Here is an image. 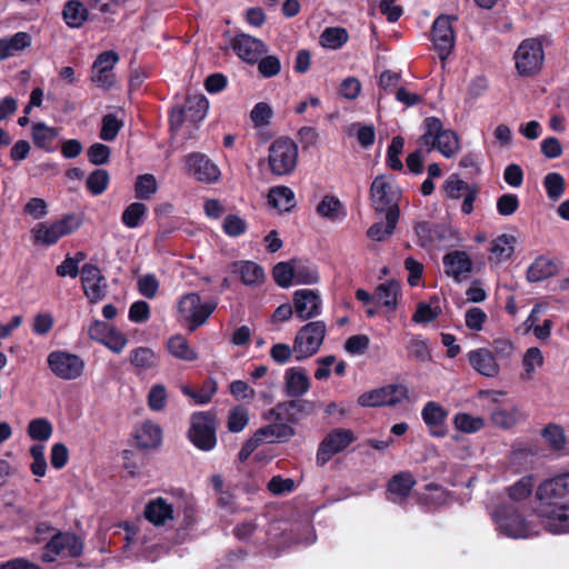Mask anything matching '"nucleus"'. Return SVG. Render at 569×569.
Segmentation results:
<instances>
[{
    "label": "nucleus",
    "instance_id": "obj_44",
    "mask_svg": "<svg viewBox=\"0 0 569 569\" xmlns=\"http://www.w3.org/2000/svg\"><path fill=\"white\" fill-rule=\"evenodd\" d=\"M521 419V413L517 408L498 409L491 413V421L495 426L509 429L516 426Z\"/></svg>",
    "mask_w": 569,
    "mask_h": 569
},
{
    "label": "nucleus",
    "instance_id": "obj_30",
    "mask_svg": "<svg viewBox=\"0 0 569 569\" xmlns=\"http://www.w3.org/2000/svg\"><path fill=\"white\" fill-rule=\"evenodd\" d=\"M30 36L26 32H18L11 38L0 40V60L19 54L30 46Z\"/></svg>",
    "mask_w": 569,
    "mask_h": 569
},
{
    "label": "nucleus",
    "instance_id": "obj_51",
    "mask_svg": "<svg viewBox=\"0 0 569 569\" xmlns=\"http://www.w3.org/2000/svg\"><path fill=\"white\" fill-rule=\"evenodd\" d=\"M249 423V411L242 406L230 409L228 415L227 427L231 432L242 431Z\"/></svg>",
    "mask_w": 569,
    "mask_h": 569
},
{
    "label": "nucleus",
    "instance_id": "obj_48",
    "mask_svg": "<svg viewBox=\"0 0 569 569\" xmlns=\"http://www.w3.org/2000/svg\"><path fill=\"white\" fill-rule=\"evenodd\" d=\"M320 276L315 266L301 262H295V283L315 284L318 283Z\"/></svg>",
    "mask_w": 569,
    "mask_h": 569
},
{
    "label": "nucleus",
    "instance_id": "obj_19",
    "mask_svg": "<svg viewBox=\"0 0 569 569\" xmlns=\"http://www.w3.org/2000/svg\"><path fill=\"white\" fill-rule=\"evenodd\" d=\"M84 295L90 302L96 303L102 300L107 292V284L99 268L87 263L80 271Z\"/></svg>",
    "mask_w": 569,
    "mask_h": 569
},
{
    "label": "nucleus",
    "instance_id": "obj_2",
    "mask_svg": "<svg viewBox=\"0 0 569 569\" xmlns=\"http://www.w3.org/2000/svg\"><path fill=\"white\" fill-rule=\"evenodd\" d=\"M425 133L421 136L419 143L426 147L427 151L437 149L443 157L452 158L460 149L459 139L455 131L443 129L438 118L430 117L423 121Z\"/></svg>",
    "mask_w": 569,
    "mask_h": 569
},
{
    "label": "nucleus",
    "instance_id": "obj_13",
    "mask_svg": "<svg viewBox=\"0 0 569 569\" xmlns=\"http://www.w3.org/2000/svg\"><path fill=\"white\" fill-rule=\"evenodd\" d=\"M493 519L498 526V530L507 537L519 539L529 538L537 533L532 525L509 507L498 509L493 513Z\"/></svg>",
    "mask_w": 569,
    "mask_h": 569
},
{
    "label": "nucleus",
    "instance_id": "obj_26",
    "mask_svg": "<svg viewBox=\"0 0 569 569\" xmlns=\"http://www.w3.org/2000/svg\"><path fill=\"white\" fill-rule=\"evenodd\" d=\"M557 262L546 256H540L529 266L527 279L530 282L542 281L557 273Z\"/></svg>",
    "mask_w": 569,
    "mask_h": 569
},
{
    "label": "nucleus",
    "instance_id": "obj_24",
    "mask_svg": "<svg viewBox=\"0 0 569 569\" xmlns=\"http://www.w3.org/2000/svg\"><path fill=\"white\" fill-rule=\"evenodd\" d=\"M422 419L433 436H445L443 422L447 418L446 410L437 402L429 401L422 409Z\"/></svg>",
    "mask_w": 569,
    "mask_h": 569
},
{
    "label": "nucleus",
    "instance_id": "obj_15",
    "mask_svg": "<svg viewBox=\"0 0 569 569\" xmlns=\"http://www.w3.org/2000/svg\"><path fill=\"white\" fill-rule=\"evenodd\" d=\"M408 397V388L405 385H389L370 390L358 398L362 407L395 406Z\"/></svg>",
    "mask_w": 569,
    "mask_h": 569
},
{
    "label": "nucleus",
    "instance_id": "obj_56",
    "mask_svg": "<svg viewBox=\"0 0 569 569\" xmlns=\"http://www.w3.org/2000/svg\"><path fill=\"white\" fill-rule=\"evenodd\" d=\"M30 455L33 459L30 468L34 476L43 477L47 471V461L44 457V446L43 445H33L30 448Z\"/></svg>",
    "mask_w": 569,
    "mask_h": 569
},
{
    "label": "nucleus",
    "instance_id": "obj_54",
    "mask_svg": "<svg viewBox=\"0 0 569 569\" xmlns=\"http://www.w3.org/2000/svg\"><path fill=\"white\" fill-rule=\"evenodd\" d=\"M168 401L167 389L163 385H153L148 395V406L152 411H162Z\"/></svg>",
    "mask_w": 569,
    "mask_h": 569
},
{
    "label": "nucleus",
    "instance_id": "obj_3",
    "mask_svg": "<svg viewBox=\"0 0 569 569\" xmlns=\"http://www.w3.org/2000/svg\"><path fill=\"white\" fill-rule=\"evenodd\" d=\"M298 161V146L288 138L274 140L269 147L268 162L273 174L284 176L291 173Z\"/></svg>",
    "mask_w": 569,
    "mask_h": 569
},
{
    "label": "nucleus",
    "instance_id": "obj_47",
    "mask_svg": "<svg viewBox=\"0 0 569 569\" xmlns=\"http://www.w3.org/2000/svg\"><path fill=\"white\" fill-rule=\"evenodd\" d=\"M535 486V478L531 475L523 476L509 487V497L515 501H521L530 497Z\"/></svg>",
    "mask_w": 569,
    "mask_h": 569
},
{
    "label": "nucleus",
    "instance_id": "obj_57",
    "mask_svg": "<svg viewBox=\"0 0 569 569\" xmlns=\"http://www.w3.org/2000/svg\"><path fill=\"white\" fill-rule=\"evenodd\" d=\"M487 318V313L482 309L472 307L466 311L465 322L470 330L480 331Z\"/></svg>",
    "mask_w": 569,
    "mask_h": 569
},
{
    "label": "nucleus",
    "instance_id": "obj_37",
    "mask_svg": "<svg viewBox=\"0 0 569 569\" xmlns=\"http://www.w3.org/2000/svg\"><path fill=\"white\" fill-rule=\"evenodd\" d=\"M269 203L278 211H289L295 206V194L288 187H273L268 194Z\"/></svg>",
    "mask_w": 569,
    "mask_h": 569
},
{
    "label": "nucleus",
    "instance_id": "obj_18",
    "mask_svg": "<svg viewBox=\"0 0 569 569\" xmlns=\"http://www.w3.org/2000/svg\"><path fill=\"white\" fill-rule=\"evenodd\" d=\"M293 307L301 320L318 317L322 311V299L317 290L300 289L293 292Z\"/></svg>",
    "mask_w": 569,
    "mask_h": 569
},
{
    "label": "nucleus",
    "instance_id": "obj_52",
    "mask_svg": "<svg viewBox=\"0 0 569 569\" xmlns=\"http://www.w3.org/2000/svg\"><path fill=\"white\" fill-rule=\"evenodd\" d=\"M272 276L278 286L288 288L295 283V262H279L274 266Z\"/></svg>",
    "mask_w": 569,
    "mask_h": 569
},
{
    "label": "nucleus",
    "instance_id": "obj_60",
    "mask_svg": "<svg viewBox=\"0 0 569 569\" xmlns=\"http://www.w3.org/2000/svg\"><path fill=\"white\" fill-rule=\"evenodd\" d=\"M120 128L121 123L118 121L116 116L107 114L102 119L100 138L104 141H111L117 137Z\"/></svg>",
    "mask_w": 569,
    "mask_h": 569
},
{
    "label": "nucleus",
    "instance_id": "obj_53",
    "mask_svg": "<svg viewBox=\"0 0 569 569\" xmlns=\"http://www.w3.org/2000/svg\"><path fill=\"white\" fill-rule=\"evenodd\" d=\"M565 179L558 172H550L543 179V187L551 200H558L565 191Z\"/></svg>",
    "mask_w": 569,
    "mask_h": 569
},
{
    "label": "nucleus",
    "instance_id": "obj_46",
    "mask_svg": "<svg viewBox=\"0 0 569 569\" xmlns=\"http://www.w3.org/2000/svg\"><path fill=\"white\" fill-rule=\"evenodd\" d=\"M28 436L37 441H47L53 432L52 425L44 418H37L29 422Z\"/></svg>",
    "mask_w": 569,
    "mask_h": 569
},
{
    "label": "nucleus",
    "instance_id": "obj_29",
    "mask_svg": "<svg viewBox=\"0 0 569 569\" xmlns=\"http://www.w3.org/2000/svg\"><path fill=\"white\" fill-rule=\"evenodd\" d=\"M136 439L142 448H156L161 443L162 430L157 423L144 421L137 429Z\"/></svg>",
    "mask_w": 569,
    "mask_h": 569
},
{
    "label": "nucleus",
    "instance_id": "obj_50",
    "mask_svg": "<svg viewBox=\"0 0 569 569\" xmlns=\"http://www.w3.org/2000/svg\"><path fill=\"white\" fill-rule=\"evenodd\" d=\"M522 365L525 368L522 378L530 379L535 375L537 368H540L543 365V356L540 349L537 347L529 348L523 356Z\"/></svg>",
    "mask_w": 569,
    "mask_h": 569
},
{
    "label": "nucleus",
    "instance_id": "obj_12",
    "mask_svg": "<svg viewBox=\"0 0 569 569\" xmlns=\"http://www.w3.org/2000/svg\"><path fill=\"white\" fill-rule=\"evenodd\" d=\"M189 439L200 450H212L217 445L214 417L208 412L194 413L191 418Z\"/></svg>",
    "mask_w": 569,
    "mask_h": 569
},
{
    "label": "nucleus",
    "instance_id": "obj_17",
    "mask_svg": "<svg viewBox=\"0 0 569 569\" xmlns=\"http://www.w3.org/2000/svg\"><path fill=\"white\" fill-rule=\"evenodd\" d=\"M451 22V17L440 16L435 20L432 26L431 40L441 61L447 59L455 47V33Z\"/></svg>",
    "mask_w": 569,
    "mask_h": 569
},
{
    "label": "nucleus",
    "instance_id": "obj_5",
    "mask_svg": "<svg viewBox=\"0 0 569 569\" xmlns=\"http://www.w3.org/2000/svg\"><path fill=\"white\" fill-rule=\"evenodd\" d=\"M371 201L377 211L388 213L399 210L398 201L401 190L392 176L380 174L375 178L370 188Z\"/></svg>",
    "mask_w": 569,
    "mask_h": 569
},
{
    "label": "nucleus",
    "instance_id": "obj_59",
    "mask_svg": "<svg viewBox=\"0 0 569 569\" xmlns=\"http://www.w3.org/2000/svg\"><path fill=\"white\" fill-rule=\"evenodd\" d=\"M407 349L410 357L415 358L416 360L426 362L431 358L427 342L419 338H412L409 341Z\"/></svg>",
    "mask_w": 569,
    "mask_h": 569
},
{
    "label": "nucleus",
    "instance_id": "obj_31",
    "mask_svg": "<svg viewBox=\"0 0 569 569\" xmlns=\"http://www.w3.org/2000/svg\"><path fill=\"white\" fill-rule=\"evenodd\" d=\"M516 238L509 234H500L491 242L490 260L502 262L511 258L515 251Z\"/></svg>",
    "mask_w": 569,
    "mask_h": 569
},
{
    "label": "nucleus",
    "instance_id": "obj_28",
    "mask_svg": "<svg viewBox=\"0 0 569 569\" xmlns=\"http://www.w3.org/2000/svg\"><path fill=\"white\" fill-rule=\"evenodd\" d=\"M284 378L288 395L291 397L305 395L310 387L309 377L305 370L300 368H291L287 370Z\"/></svg>",
    "mask_w": 569,
    "mask_h": 569
},
{
    "label": "nucleus",
    "instance_id": "obj_42",
    "mask_svg": "<svg viewBox=\"0 0 569 569\" xmlns=\"http://www.w3.org/2000/svg\"><path fill=\"white\" fill-rule=\"evenodd\" d=\"M158 182L153 174L144 173L137 177L134 184L136 197L140 200H149L156 194Z\"/></svg>",
    "mask_w": 569,
    "mask_h": 569
},
{
    "label": "nucleus",
    "instance_id": "obj_63",
    "mask_svg": "<svg viewBox=\"0 0 569 569\" xmlns=\"http://www.w3.org/2000/svg\"><path fill=\"white\" fill-rule=\"evenodd\" d=\"M540 150L547 159H557L563 152L562 144L556 137L545 138L540 143Z\"/></svg>",
    "mask_w": 569,
    "mask_h": 569
},
{
    "label": "nucleus",
    "instance_id": "obj_27",
    "mask_svg": "<svg viewBox=\"0 0 569 569\" xmlns=\"http://www.w3.org/2000/svg\"><path fill=\"white\" fill-rule=\"evenodd\" d=\"M233 272L238 273L246 286H258L264 280L263 269L252 261H240L233 264Z\"/></svg>",
    "mask_w": 569,
    "mask_h": 569
},
{
    "label": "nucleus",
    "instance_id": "obj_41",
    "mask_svg": "<svg viewBox=\"0 0 569 569\" xmlns=\"http://www.w3.org/2000/svg\"><path fill=\"white\" fill-rule=\"evenodd\" d=\"M147 207L141 202L130 203L122 212L121 222L130 228L136 229L141 226L147 214Z\"/></svg>",
    "mask_w": 569,
    "mask_h": 569
},
{
    "label": "nucleus",
    "instance_id": "obj_23",
    "mask_svg": "<svg viewBox=\"0 0 569 569\" xmlns=\"http://www.w3.org/2000/svg\"><path fill=\"white\" fill-rule=\"evenodd\" d=\"M416 485L410 472H400L392 477L388 485V499L392 502H402Z\"/></svg>",
    "mask_w": 569,
    "mask_h": 569
},
{
    "label": "nucleus",
    "instance_id": "obj_38",
    "mask_svg": "<svg viewBox=\"0 0 569 569\" xmlns=\"http://www.w3.org/2000/svg\"><path fill=\"white\" fill-rule=\"evenodd\" d=\"M130 362L140 370H150L159 366V358L150 348L139 347L130 352Z\"/></svg>",
    "mask_w": 569,
    "mask_h": 569
},
{
    "label": "nucleus",
    "instance_id": "obj_21",
    "mask_svg": "<svg viewBox=\"0 0 569 569\" xmlns=\"http://www.w3.org/2000/svg\"><path fill=\"white\" fill-rule=\"evenodd\" d=\"M232 49L241 60L248 63H256L267 51L261 40L243 33L233 38Z\"/></svg>",
    "mask_w": 569,
    "mask_h": 569
},
{
    "label": "nucleus",
    "instance_id": "obj_22",
    "mask_svg": "<svg viewBox=\"0 0 569 569\" xmlns=\"http://www.w3.org/2000/svg\"><path fill=\"white\" fill-rule=\"evenodd\" d=\"M469 362L471 367L480 375L493 378L499 375L500 367L493 353L486 348H480L469 352Z\"/></svg>",
    "mask_w": 569,
    "mask_h": 569
},
{
    "label": "nucleus",
    "instance_id": "obj_1",
    "mask_svg": "<svg viewBox=\"0 0 569 569\" xmlns=\"http://www.w3.org/2000/svg\"><path fill=\"white\" fill-rule=\"evenodd\" d=\"M538 516L552 533L569 532V472L543 481L536 491Z\"/></svg>",
    "mask_w": 569,
    "mask_h": 569
},
{
    "label": "nucleus",
    "instance_id": "obj_4",
    "mask_svg": "<svg viewBox=\"0 0 569 569\" xmlns=\"http://www.w3.org/2000/svg\"><path fill=\"white\" fill-rule=\"evenodd\" d=\"M143 516L157 528H173L180 516L177 499L172 496L150 499L144 506Z\"/></svg>",
    "mask_w": 569,
    "mask_h": 569
},
{
    "label": "nucleus",
    "instance_id": "obj_34",
    "mask_svg": "<svg viewBox=\"0 0 569 569\" xmlns=\"http://www.w3.org/2000/svg\"><path fill=\"white\" fill-rule=\"evenodd\" d=\"M59 134V130L53 127H49L43 122H38L32 128V139L38 148L47 151H53V142Z\"/></svg>",
    "mask_w": 569,
    "mask_h": 569
},
{
    "label": "nucleus",
    "instance_id": "obj_61",
    "mask_svg": "<svg viewBox=\"0 0 569 569\" xmlns=\"http://www.w3.org/2000/svg\"><path fill=\"white\" fill-rule=\"evenodd\" d=\"M543 438L553 449H561L565 446L566 438L563 430L556 425H550L543 429Z\"/></svg>",
    "mask_w": 569,
    "mask_h": 569
},
{
    "label": "nucleus",
    "instance_id": "obj_11",
    "mask_svg": "<svg viewBox=\"0 0 569 569\" xmlns=\"http://www.w3.org/2000/svg\"><path fill=\"white\" fill-rule=\"evenodd\" d=\"M80 227V221L73 214H68L52 223H38L32 230L33 241L36 243L51 246L60 238L74 232Z\"/></svg>",
    "mask_w": 569,
    "mask_h": 569
},
{
    "label": "nucleus",
    "instance_id": "obj_33",
    "mask_svg": "<svg viewBox=\"0 0 569 569\" xmlns=\"http://www.w3.org/2000/svg\"><path fill=\"white\" fill-rule=\"evenodd\" d=\"M399 219V210L386 213V221L377 222L368 229V237L375 241H383L392 234Z\"/></svg>",
    "mask_w": 569,
    "mask_h": 569
},
{
    "label": "nucleus",
    "instance_id": "obj_39",
    "mask_svg": "<svg viewBox=\"0 0 569 569\" xmlns=\"http://www.w3.org/2000/svg\"><path fill=\"white\" fill-rule=\"evenodd\" d=\"M168 350L171 356L183 361H194L198 358L197 352L189 346L187 339L180 335L169 339Z\"/></svg>",
    "mask_w": 569,
    "mask_h": 569
},
{
    "label": "nucleus",
    "instance_id": "obj_20",
    "mask_svg": "<svg viewBox=\"0 0 569 569\" xmlns=\"http://www.w3.org/2000/svg\"><path fill=\"white\" fill-rule=\"evenodd\" d=\"M443 268L448 277H451L456 282H461L472 271V261L467 252L453 250L445 254Z\"/></svg>",
    "mask_w": 569,
    "mask_h": 569
},
{
    "label": "nucleus",
    "instance_id": "obj_49",
    "mask_svg": "<svg viewBox=\"0 0 569 569\" xmlns=\"http://www.w3.org/2000/svg\"><path fill=\"white\" fill-rule=\"evenodd\" d=\"M455 427L467 433H472L481 430L485 427V420L481 417H473L469 413H458L453 419Z\"/></svg>",
    "mask_w": 569,
    "mask_h": 569
},
{
    "label": "nucleus",
    "instance_id": "obj_16",
    "mask_svg": "<svg viewBox=\"0 0 569 569\" xmlns=\"http://www.w3.org/2000/svg\"><path fill=\"white\" fill-rule=\"evenodd\" d=\"M355 435L349 429H335L320 442L317 451V462L327 463L335 455L345 450L355 441Z\"/></svg>",
    "mask_w": 569,
    "mask_h": 569
},
{
    "label": "nucleus",
    "instance_id": "obj_43",
    "mask_svg": "<svg viewBox=\"0 0 569 569\" xmlns=\"http://www.w3.org/2000/svg\"><path fill=\"white\" fill-rule=\"evenodd\" d=\"M440 312L441 310L438 300H433L430 302H419L412 316V320L416 323L426 325L436 320L439 317Z\"/></svg>",
    "mask_w": 569,
    "mask_h": 569
},
{
    "label": "nucleus",
    "instance_id": "obj_25",
    "mask_svg": "<svg viewBox=\"0 0 569 569\" xmlns=\"http://www.w3.org/2000/svg\"><path fill=\"white\" fill-rule=\"evenodd\" d=\"M263 443L288 441L295 436V429L287 423H272L264 426L257 431Z\"/></svg>",
    "mask_w": 569,
    "mask_h": 569
},
{
    "label": "nucleus",
    "instance_id": "obj_36",
    "mask_svg": "<svg viewBox=\"0 0 569 569\" xmlns=\"http://www.w3.org/2000/svg\"><path fill=\"white\" fill-rule=\"evenodd\" d=\"M63 19L70 28L81 27L88 19L87 8L77 0H70L64 4Z\"/></svg>",
    "mask_w": 569,
    "mask_h": 569
},
{
    "label": "nucleus",
    "instance_id": "obj_45",
    "mask_svg": "<svg viewBox=\"0 0 569 569\" xmlns=\"http://www.w3.org/2000/svg\"><path fill=\"white\" fill-rule=\"evenodd\" d=\"M110 182V176L104 169H97L92 171L86 181L87 189L93 196L103 193Z\"/></svg>",
    "mask_w": 569,
    "mask_h": 569
},
{
    "label": "nucleus",
    "instance_id": "obj_55",
    "mask_svg": "<svg viewBox=\"0 0 569 569\" xmlns=\"http://www.w3.org/2000/svg\"><path fill=\"white\" fill-rule=\"evenodd\" d=\"M403 146V138L398 136L392 139L391 144L388 148L387 164L392 170H401L403 167L399 158V154L402 152Z\"/></svg>",
    "mask_w": 569,
    "mask_h": 569
},
{
    "label": "nucleus",
    "instance_id": "obj_6",
    "mask_svg": "<svg viewBox=\"0 0 569 569\" xmlns=\"http://www.w3.org/2000/svg\"><path fill=\"white\" fill-rule=\"evenodd\" d=\"M516 70L521 77L538 73L543 64L545 52L537 39H526L517 48L515 56Z\"/></svg>",
    "mask_w": 569,
    "mask_h": 569
},
{
    "label": "nucleus",
    "instance_id": "obj_9",
    "mask_svg": "<svg viewBox=\"0 0 569 569\" xmlns=\"http://www.w3.org/2000/svg\"><path fill=\"white\" fill-rule=\"evenodd\" d=\"M323 321H311L297 333L293 342V352L298 360L315 355L321 347L326 336Z\"/></svg>",
    "mask_w": 569,
    "mask_h": 569
},
{
    "label": "nucleus",
    "instance_id": "obj_32",
    "mask_svg": "<svg viewBox=\"0 0 569 569\" xmlns=\"http://www.w3.org/2000/svg\"><path fill=\"white\" fill-rule=\"evenodd\" d=\"M400 283L396 280H390L380 283L376 289V297L388 311H395L398 305V297L400 295Z\"/></svg>",
    "mask_w": 569,
    "mask_h": 569
},
{
    "label": "nucleus",
    "instance_id": "obj_10",
    "mask_svg": "<svg viewBox=\"0 0 569 569\" xmlns=\"http://www.w3.org/2000/svg\"><path fill=\"white\" fill-rule=\"evenodd\" d=\"M82 540L70 532H58L52 536L44 547L42 560L52 562L58 558H76L82 553Z\"/></svg>",
    "mask_w": 569,
    "mask_h": 569
},
{
    "label": "nucleus",
    "instance_id": "obj_35",
    "mask_svg": "<svg viewBox=\"0 0 569 569\" xmlns=\"http://www.w3.org/2000/svg\"><path fill=\"white\" fill-rule=\"evenodd\" d=\"M317 213L330 221H338L346 217V210L335 196H325L317 206Z\"/></svg>",
    "mask_w": 569,
    "mask_h": 569
},
{
    "label": "nucleus",
    "instance_id": "obj_7",
    "mask_svg": "<svg viewBox=\"0 0 569 569\" xmlns=\"http://www.w3.org/2000/svg\"><path fill=\"white\" fill-rule=\"evenodd\" d=\"M214 302H201L200 296L189 292L178 300V312L188 323L190 330H194L203 325L216 309Z\"/></svg>",
    "mask_w": 569,
    "mask_h": 569
},
{
    "label": "nucleus",
    "instance_id": "obj_40",
    "mask_svg": "<svg viewBox=\"0 0 569 569\" xmlns=\"http://www.w3.org/2000/svg\"><path fill=\"white\" fill-rule=\"evenodd\" d=\"M348 39L349 34L345 28L331 27L322 31L320 43L327 49L337 50L347 43Z\"/></svg>",
    "mask_w": 569,
    "mask_h": 569
},
{
    "label": "nucleus",
    "instance_id": "obj_62",
    "mask_svg": "<svg viewBox=\"0 0 569 569\" xmlns=\"http://www.w3.org/2000/svg\"><path fill=\"white\" fill-rule=\"evenodd\" d=\"M268 489L277 496L289 493L295 490V481L291 478L274 476L268 482Z\"/></svg>",
    "mask_w": 569,
    "mask_h": 569
},
{
    "label": "nucleus",
    "instance_id": "obj_58",
    "mask_svg": "<svg viewBox=\"0 0 569 569\" xmlns=\"http://www.w3.org/2000/svg\"><path fill=\"white\" fill-rule=\"evenodd\" d=\"M158 289L159 281L154 274L148 273L138 279V290L143 297L148 299L154 298Z\"/></svg>",
    "mask_w": 569,
    "mask_h": 569
},
{
    "label": "nucleus",
    "instance_id": "obj_14",
    "mask_svg": "<svg viewBox=\"0 0 569 569\" xmlns=\"http://www.w3.org/2000/svg\"><path fill=\"white\" fill-rule=\"evenodd\" d=\"M47 362L51 372L62 380H76L82 376L84 370L82 358L63 350L50 352Z\"/></svg>",
    "mask_w": 569,
    "mask_h": 569
},
{
    "label": "nucleus",
    "instance_id": "obj_8",
    "mask_svg": "<svg viewBox=\"0 0 569 569\" xmlns=\"http://www.w3.org/2000/svg\"><path fill=\"white\" fill-rule=\"evenodd\" d=\"M184 172L193 180L212 184L220 180L221 171L219 166L202 152H190L183 157Z\"/></svg>",
    "mask_w": 569,
    "mask_h": 569
},
{
    "label": "nucleus",
    "instance_id": "obj_64",
    "mask_svg": "<svg viewBox=\"0 0 569 569\" xmlns=\"http://www.w3.org/2000/svg\"><path fill=\"white\" fill-rule=\"evenodd\" d=\"M370 339L366 335H355L347 339L345 349L351 355H362L369 347Z\"/></svg>",
    "mask_w": 569,
    "mask_h": 569
}]
</instances>
